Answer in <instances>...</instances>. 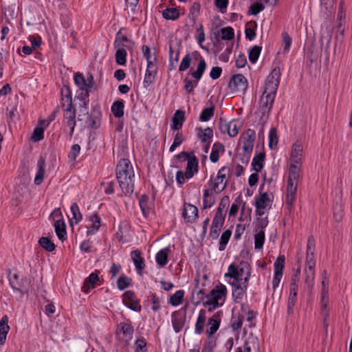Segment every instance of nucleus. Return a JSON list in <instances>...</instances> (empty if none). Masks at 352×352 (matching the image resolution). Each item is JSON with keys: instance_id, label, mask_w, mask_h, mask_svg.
Masks as SVG:
<instances>
[{"instance_id": "6ab92c4d", "label": "nucleus", "mask_w": 352, "mask_h": 352, "mask_svg": "<svg viewBox=\"0 0 352 352\" xmlns=\"http://www.w3.org/2000/svg\"><path fill=\"white\" fill-rule=\"evenodd\" d=\"M224 221L225 218L214 215L209 233V236L212 239L215 240L219 237Z\"/></svg>"}, {"instance_id": "20e7f679", "label": "nucleus", "mask_w": 352, "mask_h": 352, "mask_svg": "<svg viewBox=\"0 0 352 352\" xmlns=\"http://www.w3.org/2000/svg\"><path fill=\"white\" fill-rule=\"evenodd\" d=\"M298 184V177H288L285 192V205L289 211H292L294 208L296 199Z\"/></svg>"}, {"instance_id": "f03ea898", "label": "nucleus", "mask_w": 352, "mask_h": 352, "mask_svg": "<svg viewBox=\"0 0 352 352\" xmlns=\"http://www.w3.org/2000/svg\"><path fill=\"white\" fill-rule=\"evenodd\" d=\"M226 295L227 288L226 285L219 283L207 294V300L203 302V305L205 307L211 306L208 311H212L224 304Z\"/></svg>"}, {"instance_id": "58836bf2", "label": "nucleus", "mask_w": 352, "mask_h": 352, "mask_svg": "<svg viewBox=\"0 0 352 352\" xmlns=\"http://www.w3.org/2000/svg\"><path fill=\"white\" fill-rule=\"evenodd\" d=\"M215 202V197L209 189H206L203 195V209L211 208Z\"/></svg>"}, {"instance_id": "72a5a7b5", "label": "nucleus", "mask_w": 352, "mask_h": 352, "mask_svg": "<svg viewBox=\"0 0 352 352\" xmlns=\"http://www.w3.org/2000/svg\"><path fill=\"white\" fill-rule=\"evenodd\" d=\"M184 120V112L182 110H177L172 119L171 129L173 130L180 129L182 127Z\"/></svg>"}, {"instance_id": "3c124183", "label": "nucleus", "mask_w": 352, "mask_h": 352, "mask_svg": "<svg viewBox=\"0 0 352 352\" xmlns=\"http://www.w3.org/2000/svg\"><path fill=\"white\" fill-rule=\"evenodd\" d=\"M39 245L48 252H53L55 250L54 243L46 236H42L38 241Z\"/></svg>"}, {"instance_id": "f257e3e1", "label": "nucleus", "mask_w": 352, "mask_h": 352, "mask_svg": "<svg viewBox=\"0 0 352 352\" xmlns=\"http://www.w3.org/2000/svg\"><path fill=\"white\" fill-rule=\"evenodd\" d=\"M251 276V267L246 261H241L239 265L232 263L229 265L225 277L233 278L232 283H248Z\"/></svg>"}, {"instance_id": "c9c22d12", "label": "nucleus", "mask_w": 352, "mask_h": 352, "mask_svg": "<svg viewBox=\"0 0 352 352\" xmlns=\"http://www.w3.org/2000/svg\"><path fill=\"white\" fill-rule=\"evenodd\" d=\"M54 226L58 238L61 241L65 240L66 239L67 232L64 221L63 219L55 221Z\"/></svg>"}, {"instance_id": "052dcab7", "label": "nucleus", "mask_w": 352, "mask_h": 352, "mask_svg": "<svg viewBox=\"0 0 352 352\" xmlns=\"http://www.w3.org/2000/svg\"><path fill=\"white\" fill-rule=\"evenodd\" d=\"M131 279L126 276H120L117 280V287L120 290H124L131 285Z\"/></svg>"}, {"instance_id": "e433bc0d", "label": "nucleus", "mask_w": 352, "mask_h": 352, "mask_svg": "<svg viewBox=\"0 0 352 352\" xmlns=\"http://www.w3.org/2000/svg\"><path fill=\"white\" fill-rule=\"evenodd\" d=\"M89 220L91 222V225L87 229V235L94 234L99 230V228L101 226L100 218L97 214H94L91 216H90Z\"/></svg>"}, {"instance_id": "4be33fe9", "label": "nucleus", "mask_w": 352, "mask_h": 352, "mask_svg": "<svg viewBox=\"0 0 352 352\" xmlns=\"http://www.w3.org/2000/svg\"><path fill=\"white\" fill-rule=\"evenodd\" d=\"M61 102L60 104L64 109H73L75 107L72 103V91L68 86H64L61 89Z\"/></svg>"}, {"instance_id": "774afa93", "label": "nucleus", "mask_w": 352, "mask_h": 352, "mask_svg": "<svg viewBox=\"0 0 352 352\" xmlns=\"http://www.w3.org/2000/svg\"><path fill=\"white\" fill-rule=\"evenodd\" d=\"M135 352H146V342L144 338L138 339L134 344Z\"/></svg>"}, {"instance_id": "9b49d317", "label": "nucleus", "mask_w": 352, "mask_h": 352, "mask_svg": "<svg viewBox=\"0 0 352 352\" xmlns=\"http://www.w3.org/2000/svg\"><path fill=\"white\" fill-rule=\"evenodd\" d=\"M232 285V296L235 303H241L246 294L248 283H230Z\"/></svg>"}, {"instance_id": "c85d7f7f", "label": "nucleus", "mask_w": 352, "mask_h": 352, "mask_svg": "<svg viewBox=\"0 0 352 352\" xmlns=\"http://www.w3.org/2000/svg\"><path fill=\"white\" fill-rule=\"evenodd\" d=\"M225 177H210L209 182L210 191L219 193L223 191L226 186V182H223Z\"/></svg>"}, {"instance_id": "c03bdc74", "label": "nucleus", "mask_w": 352, "mask_h": 352, "mask_svg": "<svg viewBox=\"0 0 352 352\" xmlns=\"http://www.w3.org/2000/svg\"><path fill=\"white\" fill-rule=\"evenodd\" d=\"M320 6L322 10L325 12L327 15L332 14L335 12V4L336 0H320Z\"/></svg>"}, {"instance_id": "69168bd1", "label": "nucleus", "mask_w": 352, "mask_h": 352, "mask_svg": "<svg viewBox=\"0 0 352 352\" xmlns=\"http://www.w3.org/2000/svg\"><path fill=\"white\" fill-rule=\"evenodd\" d=\"M75 84L82 90L86 89L85 78L84 76L80 73L75 74L74 78Z\"/></svg>"}, {"instance_id": "39448f33", "label": "nucleus", "mask_w": 352, "mask_h": 352, "mask_svg": "<svg viewBox=\"0 0 352 352\" xmlns=\"http://www.w3.org/2000/svg\"><path fill=\"white\" fill-rule=\"evenodd\" d=\"M280 69L279 67L273 69L270 75L267 77L265 87L263 92L276 95L280 83Z\"/></svg>"}, {"instance_id": "5701e85b", "label": "nucleus", "mask_w": 352, "mask_h": 352, "mask_svg": "<svg viewBox=\"0 0 352 352\" xmlns=\"http://www.w3.org/2000/svg\"><path fill=\"white\" fill-rule=\"evenodd\" d=\"M10 285L14 290L19 292L21 295L28 294L30 287V280L28 278H22L20 282L10 279Z\"/></svg>"}, {"instance_id": "f704fd0d", "label": "nucleus", "mask_w": 352, "mask_h": 352, "mask_svg": "<svg viewBox=\"0 0 352 352\" xmlns=\"http://www.w3.org/2000/svg\"><path fill=\"white\" fill-rule=\"evenodd\" d=\"M315 270L305 268V286L308 292H310L314 284Z\"/></svg>"}, {"instance_id": "13d9d810", "label": "nucleus", "mask_w": 352, "mask_h": 352, "mask_svg": "<svg viewBox=\"0 0 352 352\" xmlns=\"http://www.w3.org/2000/svg\"><path fill=\"white\" fill-rule=\"evenodd\" d=\"M214 112V107L212 106L208 108L204 109L199 116V120L201 122L208 121L213 116Z\"/></svg>"}, {"instance_id": "393cba45", "label": "nucleus", "mask_w": 352, "mask_h": 352, "mask_svg": "<svg viewBox=\"0 0 352 352\" xmlns=\"http://www.w3.org/2000/svg\"><path fill=\"white\" fill-rule=\"evenodd\" d=\"M100 281L98 275L96 273H91L84 280L82 292L87 294L91 289H94L96 285Z\"/></svg>"}, {"instance_id": "f8f14e48", "label": "nucleus", "mask_w": 352, "mask_h": 352, "mask_svg": "<svg viewBox=\"0 0 352 352\" xmlns=\"http://www.w3.org/2000/svg\"><path fill=\"white\" fill-rule=\"evenodd\" d=\"M256 215H261L265 214V210L270 209L271 208V201L268 195L265 193H261L259 197L256 198Z\"/></svg>"}, {"instance_id": "8fccbe9b", "label": "nucleus", "mask_w": 352, "mask_h": 352, "mask_svg": "<svg viewBox=\"0 0 352 352\" xmlns=\"http://www.w3.org/2000/svg\"><path fill=\"white\" fill-rule=\"evenodd\" d=\"M231 235L232 231L230 230H226L222 233L219 240V250L220 251H223L226 249V246L228 244Z\"/></svg>"}, {"instance_id": "473e14b6", "label": "nucleus", "mask_w": 352, "mask_h": 352, "mask_svg": "<svg viewBox=\"0 0 352 352\" xmlns=\"http://www.w3.org/2000/svg\"><path fill=\"white\" fill-rule=\"evenodd\" d=\"M206 311L205 309H201L199 312L198 317L195 326V333L196 334H201L203 333L205 323L206 321Z\"/></svg>"}, {"instance_id": "bb28decb", "label": "nucleus", "mask_w": 352, "mask_h": 352, "mask_svg": "<svg viewBox=\"0 0 352 352\" xmlns=\"http://www.w3.org/2000/svg\"><path fill=\"white\" fill-rule=\"evenodd\" d=\"M298 285L290 284L289 295L287 302V313L288 314H293L294 307L297 300Z\"/></svg>"}, {"instance_id": "6e6d98bb", "label": "nucleus", "mask_w": 352, "mask_h": 352, "mask_svg": "<svg viewBox=\"0 0 352 352\" xmlns=\"http://www.w3.org/2000/svg\"><path fill=\"white\" fill-rule=\"evenodd\" d=\"M126 51L124 48H119L116 52V60L118 65H124L126 62Z\"/></svg>"}, {"instance_id": "0eeeda50", "label": "nucleus", "mask_w": 352, "mask_h": 352, "mask_svg": "<svg viewBox=\"0 0 352 352\" xmlns=\"http://www.w3.org/2000/svg\"><path fill=\"white\" fill-rule=\"evenodd\" d=\"M242 149L247 153L250 154L253 150L254 144L256 140V132L254 130L248 129L241 135Z\"/></svg>"}, {"instance_id": "0e129e2a", "label": "nucleus", "mask_w": 352, "mask_h": 352, "mask_svg": "<svg viewBox=\"0 0 352 352\" xmlns=\"http://www.w3.org/2000/svg\"><path fill=\"white\" fill-rule=\"evenodd\" d=\"M285 256H279L274 263V272H278L283 273V269L285 268Z\"/></svg>"}, {"instance_id": "37998d69", "label": "nucleus", "mask_w": 352, "mask_h": 352, "mask_svg": "<svg viewBox=\"0 0 352 352\" xmlns=\"http://www.w3.org/2000/svg\"><path fill=\"white\" fill-rule=\"evenodd\" d=\"M265 160V153H260L256 155L252 160V166L256 172H259L263 167Z\"/></svg>"}, {"instance_id": "1a4fd4ad", "label": "nucleus", "mask_w": 352, "mask_h": 352, "mask_svg": "<svg viewBox=\"0 0 352 352\" xmlns=\"http://www.w3.org/2000/svg\"><path fill=\"white\" fill-rule=\"evenodd\" d=\"M134 328L132 325V322L129 319H125L118 324L116 333L117 335H122V338L126 341H129L133 338Z\"/></svg>"}, {"instance_id": "09e8293b", "label": "nucleus", "mask_w": 352, "mask_h": 352, "mask_svg": "<svg viewBox=\"0 0 352 352\" xmlns=\"http://www.w3.org/2000/svg\"><path fill=\"white\" fill-rule=\"evenodd\" d=\"M228 203H229V197L228 196H224L221 199L214 215L225 218L226 215V212L225 210H226Z\"/></svg>"}, {"instance_id": "5fc2aeb1", "label": "nucleus", "mask_w": 352, "mask_h": 352, "mask_svg": "<svg viewBox=\"0 0 352 352\" xmlns=\"http://www.w3.org/2000/svg\"><path fill=\"white\" fill-rule=\"evenodd\" d=\"M251 213H252V208H249V207H246V203L243 201V203L241 206V215H240L239 220L241 221H250L251 220Z\"/></svg>"}, {"instance_id": "7ed1b4c3", "label": "nucleus", "mask_w": 352, "mask_h": 352, "mask_svg": "<svg viewBox=\"0 0 352 352\" xmlns=\"http://www.w3.org/2000/svg\"><path fill=\"white\" fill-rule=\"evenodd\" d=\"M142 53L146 58L147 67L143 81V85L145 88L150 87L155 81L157 73V66L156 65V57L152 59L150 48L147 45L142 46Z\"/></svg>"}, {"instance_id": "e2e57ef3", "label": "nucleus", "mask_w": 352, "mask_h": 352, "mask_svg": "<svg viewBox=\"0 0 352 352\" xmlns=\"http://www.w3.org/2000/svg\"><path fill=\"white\" fill-rule=\"evenodd\" d=\"M261 51V47L254 45L249 52V59L250 62L254 63L258 58Z\"/></svg>"}, {"instance_id": "680f3d73", "label": "nucleus", "mask_w": 352, "mask_h": 352, "mask_svg": "<svg viewBox=\"0 0 352 352\" xmlns=\"http://www.w3.org/2000/svg\"><path fill=\"white\" fill-rule=\"evenodd\" d=\"M221 38L223 40H232L234 36V29L231 27L223 28L221 30Z\"/></svg>"}, {"instance_id": "864d4df0", "label": "nucleus", "mask_w": 352, "mask_h": 352, "mask_svg": "<svg viewBox=\"0 0 352 352\" xmlns=\"http://www.w3.org/2000/svg\"><path fill=\"white\" fill-rule=\"evenodd\" d=\"M278 142V137L276 128H272L269 133V147L275 149Z\"/></svg>"}, {"instance_id": "dca6fc26", "label": "nucleus", "mask_w": 352, "mask_h": 352, "mask_svg": "<svg viewBox=\"0 0 352 352\" xmlns=\"http://www.w3.org/2000/svg\"><path fill=\"white\" fill-rule=\"evenodd\" d=\"M275 96L276 95L274 94L263 93L259 101L260 109L263 116L268 115L270 112Z\"/></svg>"}, {"instance_id": "9d476101", "label": "nucleus", "mask_w": 352, "mask_h": 352, "mask_svg": "<svg viewBox=\"0 0 352 352\" xmlns=\"http://www.w3.org/2000/svg\"><path fill=\"white\" fill-rule=\"evenodd\" d=\"M316 248L315 239L313 236H309L307 239V254H306V268L314 269L316 262L314 252Z\"/></svg>"}, {"instance_id": "b1692460", "label": "nucleus", "mask_w": 352, "mask_h": 352, "mask_svg": "<svg viewBox=\"0 0 352 352\" xmlns=\"http://www.w3.org/2000/svg\"><path fill=\"white\" fill-rule=\"evenodd\" d=\"M303 146L300 141H296L292 145L290 155V162L302 163Z\"/></svg>"}, {"instance_id": "7c9ffc66", "label": "nucleus", "mask_w": 352, "mask_h": 352, "mask_svg": "<svg viewBox=\"0 0 352 352\" xmlns=\"http://www.w3.org/2000/svg\"><path fill=\"white\" fill-rule=\"evenodd\" d=\"M197 135L198 138L202 142L207 143V148L210 146L211 143V139L213 137V131L210 127H207L204 129L198 128Z\"/></svg>"}, {"instance_id": "de8ad7c7", "label": "nucleus", "mask_w": 352, "mask_h": 352, "mask_svg": "<svg viewBox=\"0 0 352 352\" xmlns=\"http://www.w3.org/2000/svg\"><path fill=\"white\" fill-rule=\"evenodd\" d=\"M184 297V291L182 289L177 290L170 297L169 302L173 306H178L183 302Z\"/></svg>"}, {"instance_id": "a211bd4d", "label": "nucleus", "mask_w": 352, "mask_h": 352, "mask_svg": "<svg viewBox=\"0 0 352 352\" xmlns=\"http://www.w3.org/2000/svg\"><path fill=\"white\" fill-rule=\"evenodd\" d=\"M221 311H218L214 314L213 316L208 319V327L206 331V333L208 335V337H210L214 335L219 329L221 322Z\"/></svg>"}, {"instance_id": "a878e982", "label": "nucleus", "mask_w": 352, "mask_h": 352, "mask_svg": "<svg viewBox=\"0 0 352 352\" xmlns=\"http://www.w3.org/2000/svg\"><path fill=\"white\" fill-rule=\"evenodd\" d=\"M118 182L125 195L131 194L134 190V184L132 177H117Z\"/></svg>"}, {"instance_id": "603ef678", "label": "nucleus", "mask_w": 352, "mask_h": 352, "mask_svg": "<svg viewBox=\"0 0 352 352\" xmlns=\"http://www.w3.org/2000/svg\"><path fill=\"white\" fill-rule=\"evenodd\" d=\"M265 239L264 230H258V232L254 235V248L256 250H261L263 248Z\"/></svg>"}, {"instance_id": "2f4dec72", "label": "nucleus", "mask_w": 352, "mask_h": 352, "mask_svg": "<svg viewBox=\"0 0 352 352\" xmlns=\"http://www.w3.org/2000/svg\"><path fill=\"white\" fill-rule=\"evenodd\" d=\"M9 330L8 317L4 315L0 320V345H3L6 342Z\"/></svg>"}, {"instance_id": "4d7b16f0", "label": "nucleus", "mask_w": 352, "mask_h": 352, "mask_svg": "<svg viewBox=\"0 0 352 352\" xmlns=\"http://www.w3.org/2000/svg\"><path fill=\"white\" fill-rule=\"evenodd\" d=\"M268 223L267 216L264 217V214L256 215L255 226L257 230H263L267 226Z\"/></svg>"}, {"instance_id": "f3484780", "label": "nucleus", "mask_w": 352, "mask_h": 352, "mask_svg": "<svg viewBox=\"0 0 352 352\" xmlns=\"http://www.w3.org/2000/svg\"><path fill=\"white\" fill-rule=\"evenodd\" d=\"M63 123L70 128L69 135L72 137L76 124L75 107L63 109Z\"/></svg>"}, {"instance_id": "cd10ccee", "label": "nucleus", "mask_w": 352, "mask_h": 352, "mask_svg": "<svg viewBox=\"0 0 352 352\" xmlns=\"http://www.w3.org/2000/svg\"><path fill=\"white\" fill-rule=\"evenodd\" d=\"M131 257L138 273L142 274V270L145 267V263L144 258L141 256V252L138 250L132 251Z\"/></svg>"}, {"instance_id": "2eb2a0df", "label": "nucleus", "mask_w": 352, "mask_h": 352, "mask_svg": "<svg viewBox=\"0 0 352 352\" xmlns=\"http://www.w3.org/2000/svg\"><path fill=\"white\" fill-rule=\"evenodd\" d=\"M182 217L187 223L195 222L199 217L198 208L192 204L185 203L182 211Z\"/></svg>"}, {"instance_id": "79ce46f5", "label": "nucleus", "mask_w": 352, "mask_h": 352, "mask_svg": "<svg viewBox=\"0 0 352 352\" xmlns=\"http://www.w3.org/2000/svg\"><path fill=\"white\" fill-rule=\"evenodd\" d=\"M170 251L168 248H165L159 251L155 256L157 263L161 266H165L168 263V254Z\"/></svg>"}, {"instance_id": "49530a36", "label": "nucleus", "mask_w": 352, "mask_h": 352, "mask_svg": "<svg viewBox=\"0 0 352 352\" xmlns=\"http://www.w3.org/2000/svg\"><path fill=\"white\" fill-rule=\"evenodd\" d=\"M162 16L166 20H176L179 16V12L177 8H168L163 11Z\"/></svg>"}, {"instance_id": "bf43d9fd", "label": "nucleus", "mask_w": 352, "mask_h": 352, "mask_svg": "<svg viewBox=\"0 0 352 352\" xmlns=\"http://www.w3.org/2000/svg\"><path fill=\"white\" fill-rule=\"evenodd\" d=\"M243 203V201L242 199L241 195H239L234 200V202L232 204L230 210H229V215L230 216H234L239 208V206L242 205Z\"/></svg>"}, {"instance_id": "4468645a", "label": "nucleus", "mask_w": 352, "mask_h": 352, "mask_svg": "<svg viewBox=\"0 0 352 352\" xmlns=\"http://www.w3.org/2000/svg\"><path fill=\"white\" fill-rule=\"evenodd\" d=\"M116 176H135L133 166L128 159H121L116 167Z\"/></svg>"}, {"instance_id": "4c0bfd02", "label": "nucleus", "mask_w": 352, "mask_h": 352, "mask_svg": "<svg viewBox=\"0 0 352 352\" xmlns=\"http://www.w3.org/2000/svg\"><path fill=\"white\" fill-rule=\"evenodd\" d=\"M245 352H260L259 342L257 338H249L244 344Z\"/></svg>"}, {"instance_id": "ddd939ff", "label": "nucleus", "mask_w": 352, "mask_h": 352, "mask_svg": "<svg viewBox=\"0 0 352 352\" xmlns=\"http://www.w3.org/2000/svg\"><path fill=\"white\" fill-rule=\"evenodd\" d=\"M123 303L133 311L140 312L141 305L139 300L136 298L135 294L132 291H126L123 294Z\"/></svg>"}, {"instance_id": "c756f323", "label": "nucleus", "mask_w": 352, "mask_h": 352, "mask_svg": "<svg viewBox=\"0 0 352 352\" xmlns=\"http://www.w3.org/2000/svg\"><path fill=\"white\" fill-rule=\"evenodd\" d=\"M198 170V160L194 152H191V156L187 159V166L185 176H193Z\"/></svg>"}, {"instance_id": "423d86ee", "label": "nucleus", "mask_w": 352, "mask_h": 352, "mask_svg": "<svg viewBox=\"0 0 352 352\" xmlns=\"http://www.w3.org/2000/svg\"><path fill=\"white\" fill-rule=\"evenodd\" d=\"M206 69V63L205 60L200 56V60L199 64L197 65V69L192 73V76L197 80V81L193 83L191 80L188 78H185L184 82V89L188 93H190L193 91L194 87L197 86L198 80L201 79L203 74L204 73Z\"/></svg>"}, {"instance_id": "a19ab883", "label": "nucleus", "mask_w": 352, "mask_h": 352, "mask_svg": "<svg viewBox=\"0 0 352 352\" xmlns=\"http://www.w3.org/2000/svg\"><path fill=\"white\" fill-rule=\"evenodd\" d=\"M124 107L123 100H116L113 103L111 110L116 118H120L124 115Z\"/></svg>"}, {"instance_id": "6e6552de", "label": "nucleus", "mask_w": 352, "mask_h": 352, "mask_svg": "<svg viewBox=\"0 0 352 352\" xmlns=\"http://www.w3.org/2000/svg\"><path fill=\"white\" fill-rule=\"evenodd\" d=\"M247 79L242 74H235L232 76L228 83V87L232 91L245 92L248 89Z\"/></svg>"}, {"instance_id": "aec40b11", "label": "nucleus", "mask_w": 352, "mask_h": 352, "mask_svg": "<svg viewBox=\"0 0 352 352\" xmlns=\"http://www.w3.org/2000/svg\"><path fill=\"white\" fill-rule=\"evenodd\" d=\"M171 321L174 331L179 333L186 323V314H182L180 311H175L171 315Z\"/></svg>"}, {"instance_id": "338daca9", "label": "nucleus", "mask_w": 352, "mask_h": 352, "mask_svg": "<svg viewBox=\"0 0 352 352\" xmlns=\"http://www.w3.org/2000/svg\"><path fill=\"white\" fill-rule=\"evenodd\" d=\"M192 61L190 54H187L182 60V62L179 66V71L184 72L186 70L190 65Z\"/></svg>"}, {"instance_id": "ea45409f", "label": "nucleus", "mask_w": 352, "mask_h": 352, "mask_svg": "<svg viewBox=\"0 0 352 352\" xmlns=\"http://www.w3.org/2000/svg\"><path fill=\"white\" fill-rule=\"evenodd\" d=\"M70 210L72 214V218L69 220L70 223H79L82 219V214L80 211L78 204L76 203H73L70 207Z\"/></svg>"}, {"instance_id": "a18cd8bd", "label": "nucleus", "mask_w": 352, "mask_h": 352, "mask_svg": "<svg viewBox=\"0 0 352 352\" xmlns=\"http://www.w3.org/2000/svg\"><path fill=\"white\" fill-rule=\"evenodd\" d=\"M139 205L144 216L150 212L149 197L146 195H142L139 199Z\"/></svg>"}, {"instance_id": "412c9836", "label": "nucleus", "mask_w": 352, "mask_h": 352, "mask_svg": "<svg viewBox=\"0 0 352 352\" xmlns=\"http://www.w3.org/2000/svg\"><path fill=\"white\" fill-rule=\"evenodd\" d=\"M88 126L91 129H98L101 122V111L99 108L95 107L89 115L87 121Z\"/></svg>"}]
</instances>
